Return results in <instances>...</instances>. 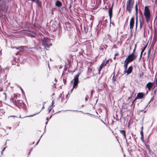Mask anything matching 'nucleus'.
<instances>
[{
	"instance_id": "obj_1",
	"label": "nucleus",
	"mask_w": 157,
	"mask_h": 157,
	"mask_svg": "<svg viewBox=\"0 0 157 157\" xmlns=\"http://www.w3.org/2000/svg\"><path fill=\"white\" fill-rule=\"evenodd\" d=\"M41 43L45 49L49 48L52 45L50 39L48 38H45L42 40Z\"/></svg>"
},
{
	"instance_id": "obj_2",
	"label": "nucleus",
	"mask_w": 157,
	"mask_h": 157,
	"mask_svg": "<svg viewBox=\"0 0 157 157\" xmlns=\"http://www.w3.org/2000/svg\"><path fill=\"white\" fill-rule=\"evenodd\" d=\"M134 0H127L126 4V10L131 13L134 4Z\"/></svg>"
},
{
	"instance_id": "obj_3",
	"label": "nucleus",
	"mask_w": 157,
	"mask_h": 157,
	"mask_svg": "<svg viewBox=\"0 0 157 157\" xmlns=\"http://www.w3.org/2000/svg\"><path fill=\"white\" fill-rule=\"evenodd\" d=\"M136 50H133V52L131 54L129 55L127 58L126 59L130 62H131L133 61L134 59H136L137 56V54L135 52Z\"/></svg>"
},
{
	"instance_id": "obj_4",
	"label": "nucleus",
	"mask_w": 157,
	"mask_h": 157,
	"mask_svg": "<svg viewBox=\"0 0 157 157\" xmlns=\"http://www.w3.org/2000/svg\"><path fill=\"white\" fill-rule=\"evenodd\" d=\"M144 14L145 16L147 22H149L150 17V13L147 6H146L145 7Z\"/></svg>"
},
{
	"instance_id": "obj_5",
	"label": "nucleus",
	"mask_w": 157,
	"mask_h": 157,
	"mask_svg": "<svg viewBox=\"0 0 157 157\" xmlns=\"http://www.w3.org/2000/svg\"><path fill=\"white\" fill-rule=\"evenodd\" d=\"M79 74H78L75 75L73 79L74 82L73 83V88L71 90V91L72 92L74 88H76L77 87V85L78 83V77Z\"/></svg>"
},
{
	"instance_id": "obj_6",
	"label": "nucleus",
	"mask_w": 157,
	"mask_h": 157,
	"mask_svg": "<svg viewBox=\"0 0 157 157\" xmlns=\"http://www.w3.org/2000/svg\"><path fill=\"white\" fill-rule=\"evenodd\" d=\"M133 69V67L132 66H130L128 68V69L125 70L124 71V74L127 73V75L130 74L132 72Z\"/></svg>"
},
{
	"instance_id": "obj_7",
	"label": "nucleus",
	"mask_w": 157,
	"mask_h": 157,
	"mask_svg": "<svg viewBox=\"0 0 157 157\" xmlns=\"http://www.w3.org/2000/svg\"><path fill=\"white\" fill-rule=\"evenodd\" d=\"M134 23V17H132L131 18L130 22V29L131 30V31H132Z\"/></svg>"
},
{
	"instance_id": "obj_8",
	"label": "nucleus",
	"mask_w": 157,
	"mask_h": 157,
	"mask_svg": "<svg viewBox=\"0 0 157 157\" xmlns=\"http://www.w3.org/2000/svg\"><path fill=\"white\" fill-rule=\"evenodd\" d=\"M143 96H144L143 94L142 93H138V94L137 95V97L135 98L134 100L133 101H132V103L131 105H132V104L135 101V100L136 99H137V98L142 99V98H143Z\"/></svg>"
},
{
	"instance_id": "obj_9",
	"label": "nucleus",
	"mask_w": 157,
	"mask_h": 157,
	"mask_svg": "<svg viewBox=\"0 0 157 157\" xmlns=\"http://www.w3.org/2000/svg\"><path fill=\"white\" fill-rule=\"evenodd\" d=\"M113 6V3L112 6L109 8V14L110 21L111 20V18L112 16V10Z\"/></svg>"
},
{
	"instance_id": "obj_10",
	"label": "nucleus",
	"mask_w": 157,
	"mask_h": 157,
	"mask_svg": "<svg viewBox=\"0 0 157 157\" xmlns=\"http://www.w3.org/2000/svg\"><path fill=\"white\" fill-rule=\"evenodd\" d=\"M109 60H107L106 62V63H105L104 64H103V63H101V65L100 67H99V69H98V73H99V74L100 73V72L101 71V70L102 69V68L103 67V66L105 65H106L107 63L109 62Z\"/></svg>"
},
{
	"instance_id": "obj_11",
	"label": "nucleus",
	"mask_w": 157,
	"mask_h": 157,
	"mask_svg": "<svg viewBox=\"0 0 157 157\" xmlns=\"http://www.w3.org/2000/svg\"><path fill=\"white\" fill-rule=\"evenodd\" d=\"M120 133L122 134L123 136H124V139L125 140L127 144V139L126 136L125 131L124 130H120Z\"/></svg>"
},
{
	"instance_id": "obj_12",
	"label": "nucleus",
	"mask_w": 157,
	"mask_h": 157,
	"mask_svg": "<svg viewBox=\"0 0 157 157\" xmlns=\"http://www.w3.org/2000/svg\"><path fill=\"white\" fill-rule=\"evenodd\" d=\"M130 62L129 61L126 59L124 62V67L125 70H126L127 68V66L128 63Z\"/></svg>"
},
{
	"instance_id": "obj_13",
	"label": "nucleus",
	"mask_w": 157,
	"mask_h": 157,
	"mask_svg": "<svg viewBox=\"0 0 157 157\" xmlns=\"http://www.w3.org/2000/svg\"><path fill=\"white\" fill-rule=\"evenodd\" d=\"M153 84L151 82H149L146 85V87L148 88L149 90H150L151 88L152 87Z\"/></svg>"
},
{
	"instance_id": "obj_14",
	"label": "nucleus",
	"mask_w": 157,
	"mask_h": 157,
	"mask_svg": "<svg viewBox=\"0 0 157 157\" xmlns=\"http://www.w3.org/2000/svg\"><path fill=\"white\" fill-rule=\"evenodd\" d=\"M28 1H31L32 2H35L36 3L38 6L40 5V2L39 0H28Z\"/></svg>"
},
{
	"instance_id": "obj_15",
	"label": "nucleus",
	"mask_w": 157,
	"mask_h": 157,
	"mask_svg": "<svg viewBox=\"0 0 157 157\" xmlns=\"http://www.w3.org/2000/svg\"><path fill=\"white\" fill-rule=\"evenodd\" d=\"M56 6L57 7H59L62 6V3L61 2L57 1L56 3Z\"/></svg>"
},
{
	"instance_id": "obj_16",
	"label": "nucleus",
	"mask_w": 157,
	"mask_h": 157,
	"mask_svg": "<svg viewBox=\"0 0 157 157\" xmlns=\"http://www.w3.org/2000/svg\"><path fill=\"white\" fill-rule=\"evenodd\" d=\"M140 29H141V28H142V27L143 25V21H142L141 20H140Z\"/></svg>"
},
{
	"instance_id": "obj_17",
	"label": "nucleus",
	"mask_w": 157,
	"mask_h": 157,
	"mask_svg": "<svg viewBox=\"0 0 157 157\" xmlns=\"http://www.w3.org/2000/svg\"><path fill=\"white\" fill-rule=\"evenodd\" d=\"M145 147L146 149H147L149 152H150V146L148 145L145 144Z\"/></svg>"
},
{
	"instance_id": "obj_18",
	"label": "nucleus",
	"mask_w": 157,
	"mask_h": 157,
	"mask_svg": "<svg viewBox=\"0 0 157 157\" xmlns=\"http://www.w3.org/2000/svg\"><path fill=\"white\" fill-rule=\"evenodd\" d=\"M113 79H112V80H113V81H115L116 80V77H115V73H114V72H113Z\"/></svg>"
},
{
	"instance_id": "obj_19",
	"label": "nucleus",
	"mask_w": 157,
	"mask_h": 157,
	"mask_svg": "<svg viewBox=\"0 0 157 157\" xmlns=\"http://www.w3.org/2000/svg\"><path fill=\"white\" fill-rule=\"evenodd\" d=\"M5 113V112L3 109H0V114H4Z\"/></svg>"
},
{
	"instance_id": "obj_20",
	"label": "nucleus",
	"mask_w": 157,
	"mask_h": 157,
	"mask_svg": "<svg viewBox=\"0 0 157 157\" xmlns=\"http://www.w3.org/2000/svg\"><path fill=\"white\" fill-rule=\"evenodd\" d=\"M53 107H52L51 106H50L48 108V113H49L50 112V111L52 109Z\"/></svg>"
},
{
	"instance_id": "obj_21",
	"label": "nucleus",
	"mask_w": 157,
	"mask_h": 157,
	"mask_svg": "<svg viewBox=\"0 0 157 157\" xmlns=\"http://www.w3.org/2000/svg\"><path fill=\"white\" fill-rule=\"evenodd\" d=\"M141 128H142V129H143V127H141ZM140 134L141 136V138L142 139V138H143V130H142H142L140 131Z\"/></svg>"
},
{
	"instance_id": "obj_22",
	"label": "nucleus",
	"mask_w": 157,
	"mask_h": 157,
	"mask_svg": "<svg viewBox=\"0 0 157 157\" xmlns=\"http://www.w3.org/2000/svg\"><path fill=\"white\" fill-rule=\"evenodd\" d=\"M137 10H138L137 5V4H136L135 5V10H136V13H137Z\"/></svg>"
},
{
	"instance_id": "obj_23",
	"label": "nucleus",
	"mask_w": 157,
	"mask_h": 157,
	"mask_svg": "<svg viewBox=\"0 0 157 157\" xmlns=\"http://www.w3.org/2000/svg\"><path fill=\"white\" fill-rule=\"evenodd\" d=\"M154 100V96L153 95V97L151 98L150 101H149V103L151 101H153Z\"/></svg>"
},
{
	"instance_id": "obj_24",
	"label": "nucleus",
	"mask_w": 157,
	"mask_h": 157,
	"mask_svg": "<svg viewBox=\"0 0 157 157\" xmlns=\"http://www.w3.org/2000/svg\"><path fill=\"white\" fill-rule=\"evenodd\" d=\"M148 42L146 44V45H145L144 47H143V49H145L146 48H147V44H148Z\"/></svg>"
},
{
	"instance_id": "obj_25",
	"label": "nucleus",
	"mask_w": 157,
	"mask_h": 157,
	"mask_svg": "<svg viewBox=\"0 0 157 157\" xmlns=\"http://www.w3.org/2000/svg\"><path fill=\"white\" fill-rule=\"evenodd\" d=\"M144 49L142 50V51L141 52L140 55V58H141V57H142V53H143V52H144Z\"/></svg>"
},
{
	"instance_id": "obj_26",
	"label": "nucleus",
	"mask_w": 157,
	"mask_h": 157,
	"mask_svg": "<svg viewBox=\"0 0 157 157\" xmlns=\"http://www.w3.org/2000/svg\"><path fill=\"white\" fill-rule=\"evenodd\" d=\"M107 36H108V38L109 39V40H111V37L110 36V34H107Z\"/></svg>"
},
{
	"instance_id": "obj_27",
	"label": "nucleus",
	"mask_w": 157,
	"mask_h": 157,
	"mask_svg": "<svg viewBox=\"0 0 157 157\" xmlns=\"http://www.w3.org/2000/svg\"><path fill=\"white\" fill-rule=\"evenodd\" d=\"M29 35H30L29 36H31L32 37H35V36L34 35L31 34H30Z\"/></svg>"
},
{
	"instance_id": "obj_28",
	"label": "nucleus",
	"mask_w": 157,
	"mask_h": 157,
	"mask_svg": "<svg viewBox=\"0 0 157 157\" xmlns=\"http://www.w3.org/2000/svg\"><path fill=\"white\" fill-rule=\"evenodd\" d=\"M63 81L64 84L65 85L66 83V80H65L64 78H63Z\"/></svg>"
},
{
	"instance_id": "obj_29",
	"label": "nucleus",
	"mask_w": 157,
	"mask_h": 157,
	"mask_svg": "<svg viewBox=\"0 0 157 157\" xmlns=\"http://www.w3.org/2000/svg\"><path fill=\"white\" fill-rule=\"evenodd\" d=\"M54 102V100H53L52 101V107L54 106H55V105H53Z\"/></svg>"
},
{
	"instance_id": "obj_30",
	"label": "nucleus",
	"mask_w": 157,
	"mask_h": 157,
	"mask_svg": "<svg viewBox=\"0 0 157 157\" xmlns=\"http://www.w3.org/2000/svg\"><path fill=\"white\" fill-rule=\"evenodd\" d=\"M137 28V18H136V29Z\"/></svg>"
},
{
	"instance_id": "obj_31",
	"label": "nucleus",
	"mask_w": 157,
	"mask_h": 157,
	"mask_svg": "<svg viewBox=\"0 0 157 157\" xmlns=\"http://www.w3.org/2000/svg\"><path fill=\"white\" fill-rule=\"evenodd\" d=\"M42 109H41L39 112H38L37 113L35 114H34L33 115H31V116H30L31 117H33V116H34V115H36V114L39 113L41 111Z\"/></svg>"
},
{
	"instance_id": "obj_32",
	"label": "nucleus",
	"mask_w": 157,
	"mask_h": 157,
	"mask_svg": "<svg viewBox=\"0 0 157 157\" xmlns=\"http://www.w3.org/2000/svg\"><path fill=\"white\" fill-rule=\"evenodd\" d=\"M42 135H41V136H40V139H39V140H38V142H37V143H36V145H37L38 144V143H39V141H40V138H41V136H42Z\"/></svg>"
},
{
	"instance_id": "obj_33",
	"label": "nucleus",
	"mask_w": 157,
	"mask_h": 157,
	"mask_svg": "<svg viewBox=\"0 0 157 157\" xmlns=\"http://www.w3.org/2000/svg\"><path fill=\"white\" fill-rule=\"evenodd\" d=\"M151 50H148V56H149L150 55V52H151Z\"/></svg>"
},
{
	"instance_id": "obj_34",
	"label": "nucleus",
	"mask_w": 157,
	"mask_h": 157,
	"mask_svg": "<svg viewBox=\"0 0 157 157\" xmlns=\"http://www.w3.org/2000/svg\"><path fill=\"white\" fill-rule=\"evenodd\" d=\"M20 48L21 49H25L26 48L24 47L21 46V48Z\"/></svg>"
},
{
	"instance_id": "obj_35",
	"label": "nucleus",
	"mask_w": 157,
	"mask_h": 157,
	"mask_svg": "<svg viewBox=\"0 0 157 157\" xmlns=\"http://www.w3.org/2000/svg\"><path fill=\"white\" fill-rule=\"evenodd\" d=\"M1 71L2 72V73H4V72H5L4 69H2V68L1 69Z\"/></svg>"
},
{
	"instance_id": "obj_36",
	"label": "nucleus",
	"mask_w": 157,
	"mask_h": 157,
	"mask_svg": "<svg viewBox=\"0 0 157 157\" xmlns=\"http://www.w3.org/2000/svg\"><path fill=\"white\" fill-rule=\"evenodd\" d=\"M19 88H20V89H21V92H23V90L22 89V88L20 87V86H19Z\"/></svg>"
},
{
	"instance_id": "obj_37",
	"label": "nucleus",
	"mask_w": 157,
	"mask_h": 157,
	"mask_svg": "<svg viewBox=\"0 0 157 157\" xmlns=\"http://www.w3.org/2000/svg\"><path fill=\"white\" fill-rule=\"evenodd\" d=\"M87 97H88V96H87L85 98V101H87L88 100Z\"/></svg>"
},
{
	"instance_id": "obj_38",
	"label": "nucleus",
	"mask_w": 157,
	"mask_h": 157,
	"mask_svg": "<svg viewBox=\"0 0 157 157\" xmlns=\"http://www.w3.org/2000/svg\"><path fill=\"white\" fill-rule=\"evenodd\" d=\"M11 101H12V102H13V103H14V102H15V101H14V100H13V99H11Z\"/></svg>"
},
{
	"instance_id": "obj_39",
	"label": "nucleus",
	"mask_w": 157,
	"mask_h": 157,
	"mask_svg": "<svg viewBox=\"0 0 157 157\" xmlns=\"http://www.w3.org/2000/svg\"><path fill=\"white\" fill-rule=\"evenodd\" d=\"M5 148H6V147H4V149H3V150H2V153L3 151L5 150Z\"/></svg>"
},
{
	"instance_id": "obj_40",
	"label": "nucleus",
	"mask_w": 157,
	"mask_h": 157,
	"mask_svg": "<svg viewBox=\"0 0 157 157\" xmlns=\"http://www.w3.org/2000/svg\"><path fill=\"white\" fill-rule=\"evenodd\" d=\"M101 122L103 123L104 124H105V122L104 121H103L102 120H101Z\"/></svg>"
},
{
	"instance_id": "obj_41",
	"label": "nucleus",
	"mask_w": 157,
	"mask_h": 157,
	"mask_svg": "<svg viewBox=\"0 0 157 157\" xmlns=\"http://www.w3.org/2000/svg\"><path fill=\"white\" fill-rule=\"evenodd\" d=\"M118 55V53H116V54H115V56H117Z\"/></svg>"
},
{
	"instance_id": "obj_42",
	"label": "nucleus",
	"mask_w": 157,
	"mask_h": 157,
	"mask_svg": "<svg viewBox=\"0 0 157 157\" xmlns=\"http://www.w3.org/2000/svg\"><path fill=\"white\" fill-rule=\"evenodd\" d=\"M16 117L15 116H9V117Z\"/></svg>"
},
{
	"instance_id": "obj_43",
	"label": "nucleus",
	"mask_w": 157,
	"mask_h": 157,
	"mask_svg": "<svg viewBox=\"0 0 157 157\" xmlns=\"http://www.w3.org/2000/svg\"><path fill=\"white\" fill-rule=\"evenodd\" d=\"M46 119H47V121H48L49 120V119H48V117H47Z\"/></svg>"
},
{
	"instance_id": "obj_44",
	"label": "nucleus",
	"mask_w": 157,
	"mask_h": 157,
	"mask_svg": "<svg viewBox=\"0 0 157 157\" xmlns=\"http://www.w3.org/2000/svg\"><path fill=\"white\" fill-rule=\"evenodd\" d=\"M155 82L157 84V77H156V82Z\"/></svg>"
},
{
	"instance_id": "obj_45",
	"label": "nucleus",
	"mask_w": 157,
	"mask_h": 157,
	"mask_svg": "<svg viewBox=\"0 0 157 157\" xmlns=\"http://www.w3.org/2000/svg\"><path fill=\"white\" fill-rule=\"evenodd\" d=\"M131 97H129L128 98V100L129 99H130V98Z\"/></svg>"
},
{
	"instance_id": "obj_46",
	"label": "nucleus",
	"mask_w": 157,
	"mask_h": 157,
	"mask_svg": "<svg viewBox=\"0 0 157 157\" xmlns=\"http://www.w3.org/2000/svg\"><path fill=\"white\" fill-rule=\"evenodd\" d=\"M48 121H47L46 122V123H45L46 124H46H48Z\"/></svg>"
},
{
	"instance_id": "obj_47",
	"label": "nucleus",
	"mask_w": 157,
	"mask_h": 157,
	"mask_svg": "<svg viewBox=\"0 0 157 157\" xmlns=\"http://www.w3.org/2000/svg\"><path fill=\"white\" fill-rule=\"evenodd\" d=\"M11 127H9L8 128L9 129H11Z\"/></svg>"
},
{
	"instance_id": "obj_48",
	"label": "nucleus",
	"mask_w": 157,
	"mask_h": 157,
	"mask_svg": "<svg viewBox=\"0 0 157 157\" xmlns=\"http://www.w3.org/2000/svg\"><path fill=\"white\" fill-rule=\"evenodd\" d=\"M52 117V116H51L50 117L49 119H50Z\"/></svg>"
},
{
	"instance_id": "obj_49",
	"label": "nucleus",
	"mask_w": 157,
	"mask_h": 157,
	"mask_svg": "<svg viewBox=\"0 0 157 157\" xmlns=\"http://www.w3.org/2000/svg\"><path fill=\"white\" fill-rule=\"evenodd\" d=\"M99 49H103V48H100Z\"/></svg>"
},
{
	"instance_id": "obj_50",
	"label": "nucleus",
	"mask_w": 157,
	"mask_h": 157,
	"mask_svg": "<svg viewBox=\"0 0 157 157\" xmlns=\"http://www.w3.org/2000/svg\"><path fill=\"white\" fill-rule=\"evenodd\" d=\"M44 108V106H43V107L42 108V109H43Z\"/></svg>"
},
{
	"instance_id": "obj_51",
	"label": "nucleus",
	"mask_w": 157,
	"mask_h": 157,
	"mask_svg": "<svg viewBox=\"0 0 157 157\" xmlns=\"http://www.w3.org/2000/svg\"><path fill=\"white\" fill-rule=\"evenodd\" d=\"M155 91H156V90H155L154 91V93H155Z\"/></svg>"
},
{
	"instance_id": "obj_52",
	"label": "nucleus",
	"mask_w": 157,
	"mask_h": 157,
	"mask_svg": "<svg viewBox=\"0 0 157 157\" xmlns=\"http://www.w3.org/2000/svg\"><path fill=\"white\" fill-rule=\"evenodd\" d=\"M18 52H17L16 54V55H17V54H18Z\"/></svg>"
},
{
	"instance_id": "obj_53",
	"label": "nucleus",
	"mask_w": 157,
	"mask_h": 157,
	"mask_svg": "<svg viewBox=\"0 0 157 157\" xmlns=\"http://www.w3.org/2000/svg\"><path fill=\"white\" fill-rule=\"evenodd\" d=\"M1 50H1V51H0V53H1Z\"/></svg>"
},
{
	"instance_id": "obj_54",
	"label": "nucleus",
	"mask_w": 157,
	"mask_h": 157,
	"mask_svg": "<svg viewBox=\"0 0 157 157\" xmlns=\"http://www.w3.org/2000/svg\"><path fill=\"white\" fill-rule=\"evenodd\" d=\"M61 68V67H59V69H60V68Z\"/></svg>"
},
{
	"instance_id": "obj_55",
	"label": "nucleus",
	"mask_w": 157,
	"mask_h": 157,
	"mask_svg": "<svg viewBox=\"0 0 157 157\" xmlns=\"http://www.w3.org/2000/svg\"><path fill=\"white\" fill-rule=\"evenodd\" d=\"M16 49H18V48H16Z\"/></svg>"
},
{
	"instance_id": "obj_56",
	"label": "nucleus",
	"mask_w": 157,
	"mask_h": 157,
	"mask_svg": "<svg viewBox=\"0 0 157 157\" xmlns=\"http://www.w3.org/2000/svg\"><path fill=\"white\" fill-rule=\"evenodd\" d=\"M1 0H0V1H1Z\"/></svg>"
}]
</instances>
